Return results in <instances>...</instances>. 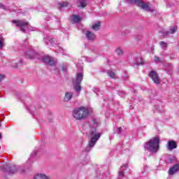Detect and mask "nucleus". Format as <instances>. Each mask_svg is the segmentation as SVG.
<instances>
[{"label":"nucleus","mask_w":179,"mask_h":179,"mask_svg":"<svg viewBox=\"0 0 179 179\" xmlns=\"http://www.w3.org/2000/svg\"><path fill=\"white\" fill-rule=\"evenodd\" d=\"M49 121H50V122H52V119L50 118V119L49 120Z\"/></svg>","instance_id":"nucleus-40"},{"label":"nucleus","mask_w":179,"mask_h":179,"mask_svg":"<svg viewBox=\"0 0 179 179\" xmlns=\"http://www.w3.org/2000/svg\"><path fill=\"white\" fill-rule=\"evenodd\" d=\"M22 173H24V171H23Z\"/></svg>","instance_id":"nucleus-42"},{"label":"nucleus","mask_w":179,"mask_h":179,"mask_svg":"<svg viewBox=\"0 0 179 179\" xmlns=\"http://www.w3.org/2000/svg\"><path fill=\"white\" fill-rule=\"evenodd\" d=\"M44 42L47 45H50V47H54V45H57V41L54 38L46 37L44 39Z\"/></svg>","instance_id":"nucleus-11"},{"label":"nucleus","mask_w":179,"mask_h":179,"mask_svg":"<svg viewBox=\"0 0 179 179\" xmlns=\"http://www.w3.org/2000/svg\"><path fill=\"white\" fill-rule=\"evenodd\" d=\"M122 167L127 168V165L122 166H121V169H122Z\"/></svg>","instance_id":"nucleus-38"},{"label":"nucleus","mask_w":179,"mask_h":179,"mask_svg":"<svg viewBox=\"0 0 179 179\" xmlns=\"http://www.w3.org/2000/svg\"><path fill=\"white\" fill-rule=\"evenodd\" d=\"M0 127H1V123H0Z\"/></svg>","instance_id":"nucleus-43"},{"label":"nucleus","mask_w":179,"mask_h":179,"mask_svg":"<svg viewBox=\"0 0 179 179\" xmlns=\"http://www.w3.org/2000/svg\"><path fill=\"white\" fill-rule=\"evenodd\" d=\"M177 31V27H174L173 28H171L170 29V33H171V34H174V33H176Z\"/></svg>","instance_id":"nucleus-29"},{"label":"nucleus","mask_w":179,"mask_h":179,"mask_svg":"<svg viewBox=\"0 0 179 179\" xmlns=\"http://www.w3.org/2000/svg\"><path fill=\"white\" fill-rule=\"evenodd\" d=\"M134 65L135 66H138V65H143V61H142V58L141 57H137L136 58V62L134 63Z\"/></svg>","instance_id":"nucleus-21"},{"label":"nucleus","mask_w":179,"mask_h":179,"mask_svg":"<svg viewBox=\"0 0 179 179\" xmlns=\"http://www.w3.org/2000/svg\"><path fill=\"white\" fill-rule=\"evenodd\" d=\"M62 71L63 72H66V66H62Z\"/></svg>","instance_id":"nucleus-34"},{"label":"nucleus","mask_w":179,"mask_h":179,"mask_svg":"<svg viewBox=\"0 0 179 179\" xmlns=\"http://www.w3.org/2000/svg\"><path fill=\"white\" fill-rule=\"evenodd\" d=\"M132 108H134V107H132V106H130V109L132 110Z\"/></svg>","instance_id":"nucleus-41"},{"label":"nucleus","mask_w":179,"mask_h":179,"mask_svg":"<svg viewBox=\"0 0 179 179\" xmlns=\"http://www.w3.org/2000/svg\"><path fill=\"white\" fill-rule=\"evenodd\" d=\"M160 33L162 34V37L166 38L167 36H169V34H170V31H160Z\"/></svg>","instance_id":"nucleus-24"},{"label":"nucleus","mask_w":179,"mask_h":179,"mask_svg":"<svg viewBox=\"0 0 179 179\" xmlns=\"http://www.w3.org/2000/svg\"><path fill=\"white\" fill-rule=\"evenodd\" d=\"M42 61L50 66H53V65H55V63L57 62V60L55 59L54 57H51L50 56H44L42 58Z\"/></svg>","instance_id":"nucleus-8"},{"label":"nucleus","mask_w":179,"mask_h":179,"mask_svg":"<svg viewBox=\"0 0 179 179\" xmlns=\"http://www.w3.org/2000/svg\"><path fill=\"white\" fill-rule=\"evenodd\" d=\"M28 111L31 113L33 114L36 110V108L34 106H29L27 108Z\"/></svg>","instance_id":"nucleus-25"},{"label":"nucleus","mask_w":179,"mask_h":179,"mask_svg":"<svg viewBox=\"0 0 179 179\" xmlns=\"http://www.w3.org/2000/svg\"><path fill=\"white\" fill-rule=\"evenodd\" d=\"M149 76L153 80L154 83H156V85L160 84V78H159V75H157L156 71H152L150 72Z\"/></svg>","instance_id":"nucleus-10"},{"label":"nucleus","mask_w":179,"mask_h":179,"mask_svg":"<svg viewBox=\"0 0 179 179\" xmlns=\"http://www.w3.org/2000/svg\"><path fill=\"white\" fill-rule=\"evenodd\" d=\"M83 80V73H79L77 74L76 80L73 81V89L77 93H80L82 90V87L80 86V83Z\"/></svg>","instance_id":"nucleus-6"},{"label":"nucleus","mask_w":179,"mask_h":179,"mask_svg":"<svg viewBox=\"0 0 179 179\" xmlns=\"http://www.w3.org/2000/svg\"><path fill=\"white\" fill-rule=\"evenodd\" d=\"M124 173L123 171H120V172L119 173V176H120V177H124Z\"/></svg>","instance_id":"nucleus-33"},{"label":"nucleus","mask_w":179,"mask_h":179,"mask_svg":"<svg viewBox=\"0 0 179 179\" xmlns=\"http://www.w3.org/2000/svg\"><path fill=\"white\" fill-rule=\"evenodd\" d=\"M0 9H5V6H3V4H0Z\"/></svg>","instance_id":"nucleus-35"},{"label":"nucleus","mask_w":179,"mask_h":179,"mask_svg":"<svg viewBox=\"0 0 179 179\" xmlns=\"http://www.w3.org/2000/svg\"><path fill=\"white\" fill-rule=\"evenodd\" d=\"M14 63H13V68H19V66H22V64H23V61L22 60H20L18 63H15V64H13Z\"/></svg>","instance_id":"nucleus-23"},{"label":"nucleus","mask_w":179,"mask_h":179,"mask_svg":"<svg viewBox=\"0 0 179 179\" xmlns=\"http://www.w3.org/2000/svg\"><path fill=\"white\" fill-rule=\"evenodd\" d=\"M154 59H155V62H162V60H160V57H157V56H155L154 57Z\"/></svg>","instance_id":"nucleus-30"},{"label":"nucleus","mask_w":179,"mask_h":179,"mask_svg":"<svg viewBox=\"0 0 179 179\" xmlns=\"http://www.w3.org/2000/svg\"><path fill=\"white\" fill-rule=\"evenodd\" d=\"M34 179H50V177L46 176L44 173H37L34 177Z\"/></svg>","instance_id":"nucleus-16"},{"label":"nucleus","mask_w":179,"mask_h":179,"mask_svg":"<svg viewBox=\"0 0 179 179\" xmlns=\"http://www.w3.org/2000/svg\"><path fill=\"white\" fill-rule=\"evenodd\" d=\"M94 127L97 126V123H96V122L94 121Z\"/></svg>","instance_id":"nucleus-37"},{"label":"nucleus","mask_w":179,"mask_h":179,"mask_svg":"<svg viewBox=\"0 0 179 179\" xmlns=\"http://www.w3.org/2000/svg\"><path fill=\"white\" fill-rule=\"evenodd\" d=\"M59 6L60 8H65V7L68 6V3L67 2L59 3Z\"/></svg>","instance_id":"nucleus-26"},{"label":"nucleus","mask_w":179,"mask_h":179,"mask_svg":"<svg viewBox=\"0 0 179 179\" xmlns=\"http://www.w3.org/2000/svg\"><path fill=\"white\" fill-rule=\"evenodd\" d=\"M80 20V17L78 15H72L71 21L73 23H79V21Z\"/></svg>","instance_id":"nucleus-20"},{"label":"nucleus","mask_w":179,"mask_h":179,"mask_svg":"<svg viewBox=\"0 0 179 179\" xmlns=\"http://www.w3.org/2000/svg\"><path fill=\"white\" fill-rule=\"evenodd\" d=\"M0 170L3 173H6V174H8V176H12L15 174V173H17L16 166L13 164H4L2 167L0 168Z\"/></svg>","instance_id":"nucleus-5"},{"label":"nucleus","mask_w":179,"mask_h":179,"mask_svg":"<svg viewBox=\"0 0 179 179\" xmlns=\"http://www.w3.org/2000/svg\"><path fill=\"white\" fill-rule=\"evenodd\" d=\"M37 52L32 50H29L25 52L26 57L29 58V59H34V58H37Z\"/></svg>","instance_id":"nucleus-14"},{"label":"nucleus","mask_w":179,"mask_h":179,"mask_svg":"<svg viewBox=\"0 0 179 179\" xmlns=\"http://www.w3.org/2000/svg\"><path fill=\"white\" fill-rule=\"evenodd\" d=\"M3 78H5V76L0 74V82L3 79Z\"/></svg>","instance_id":"nucleus-36"},{"label":"nucleus","mask_w":179,"mask_h":179,"mask_svg":"<svg viewBox=\"0 0 179 179\" xmlns=\"http://www.w3.org/2000/svg\"><path fill=\"white\" fill-rule=\"evenodd\" d=\"M166 148L168 150H173L177 149V143L174 140H171L168 141Z\"/></svg>","instance_id":"nucleus-13"},{"label":"nucleus","mask_w":179,"mask_h":179,"mask_svg":"<svg viewBox=\"0 0 179 179\" xmlns=\"http://www.w3.org/2000/svg\"><path fill=\"white\" fill-rule=\"evenodd\" d=\"M57 48L59 50V51H57V52H61V53L64 54V49H62V48L58 46Z\"/></svg>","instance_id":"nucleus-32"},{"label":"nucleus","mask_w":179,"mask_h":179,"mask_svg":"<svg viewBox=\"0 0 179 179\" xmlns=\"http://www.w3.org/2000/svg\"><path fill=\"white\" fill-rule=\"evenodd\" d=\"M87 5V3L85 0H80L78 2V8H86V6Z\"/></svg>","instance_id":"nucleus-19"},{"label":"nucleus","mask_w":179,"mask_h":179,"mask_svg":"<svg viewBox=\"0 0 179 179\" xmlns=\"http://www.w3.org/2000/svg\"><path fill=\"white\" fill-rule=\"evenodd\" d=\"M122 132V127H118L116 131V134H120Z\"/></svg>","instance_id":"nucleus-31"},{"label":"nucleus","mask_w":179,"mask_h":179,"mask_svg":"<svg viewBox=\"0 0 179 179\" xmlns=\"http://www.w3.org/2000/svg\"><path fill=\"white\" fill-rule=\"evenodd\" d=\"M127 3H129L130 5H136V6H138V8H141V9H143V10H145V12H154L155 10L150 8V6H149L146 3L143 1L142 0H125Z\"/></svg>","instance_id":"nucleus-4"},{"label":"nucleus","mask_w":179,"mask_h":179,"mask_svg":"<svg viewBox=\"0 0 179 179\" xmlns=\"http://www.w3.org/2000/svg\"><path fill=\"white\" fill-rule=\"evenodd\" d=\"M89 115V109L85 106L77 108L73 110V117L77 121H83L86 120Z\"/></svg>","instance_id":"nucleus-3"},{"label":"nucleus","mask_w":179,"mask_h":179,"mask_svg":"<svg viewBox=\"0 0 179 179\" xmlns=\"http://www.w3.org/2000/svg\"><path fill=\"white\" fill-rule=\"evenodd\" d=\"M106 73L108 74V76H109V78H111L112 79H117V75H115V73H114L113 71L108 70L106 71Z\"/></svg>","instance_id":"nucleus-18"},{"label":"nucleus","mask_w":179,"mask_h":179,"mask_svg":"<svg viewBox=\"0 0 179 179\" xmlns=\"http://www.w3.org/2000/svg\"><path fill=\"white\" fill-rule=\"evenodd\" d=\"M73 97V93L67 92L64 94V101H69Z\"/></svg>","instance_id":"nucleus-15"},{"label":"nucleus","mask_w":179,"mask_h":179,"mask_svg":"<svg viewBox=\"0 0 179 179\" xmlns=\"http://www.w3.org/2000/svg\"><path fill=\"white\" fill-rule=\"evenodd\" d=\"M179 171V164H176L172 167H171L168 171L169 176H174V174H177Z\"/></svg>","instance_id":"nucleus-12"},{"label":"nucleus","mask_w":179,"mask_h":179,"mask_svg":"<svg viewBox=\"0 0 179 179\" xmlns=\"http://www.w3.org/2000/svg\"><path fill=\"white\" fill-rule=\"evenodd\" d=\"M159 44H160V45L162 48H167V43L164 41H161L159 43Z\"/></svg>","instance_id":"nucleus-28"},{"label":"nucleus","mask_w":179,"mask_h":179,"mask_svg":"<svg viewBox=\"0 0 179 179\" xmlns=\"http://www.w3.org/2000/svg\"><path fill=\"white\" fill-rule=\"evenodd\" d=\"M83 33L88 41H94L96 40V34L92 31L83 30Z\"/></svg>","instance_id":"nucleus-9"},{"label":"nucleus","mask_w":179,"mask_h":179,"mask_svg":"<svg viewBox=\"0 0 179 179\" xmlns=\"http://www.w3.org/2000/svg\"><path fill=\"white\" fill-rule=\"evenodd\" d=\"M89 135L90 141L88 143V145L85 148V152H90L92 148H93L94 145L97 143V141L100 139V136H101V134L97 131L96 127H91Z\"/></svg>","instance_id":"nucleus-1"},{"label":"nucleus","mask_w":179,"mask_h":179,"mask_svg":"<svg viewBox=\"0 0 179 179\" xmlns=\"http://www.w3.org/2000/svg\"><path fill=\"white\" fill-rule=\"evenodd\" d=\"M3 47V36L2 35H0V50Z\"/></svg>","instance_id":"nucleus-27"},{"label":"nucleus","mask_w":179,"mask_h":179,"mask_svg":"<svg viewBox=\"0 0 179 179\" xmlns=\"http://www.w3.org/2000/svg\"><path fill=\"white\" fill-rule=\"evenodd\" d=\"M160 143V138L159 136L154 137L148 142L144 143L145 150H149L152 153H156L159 150V144Z\"/></svg>","instance_id":"nucleus-2"},{"label":"nucleus","mask_w":179,"mask_h":179,"mask_svg":"<svg viewBox=\"0 0 179 179\" xmlns=\"http://www.w3.org/2000/svg\"><path fill=\"white\" fill-rule=\"evenodd\" d=\"M0 139H2V134L0 133Z\"/></svg>","instance_id":"nucleus-39"},{"label":"nucleus","mask_w":179,"mask_h":179,"mask_svg":"<svg viewBox=\"0 0 179 179\" xmlns=\"http://www.w3.org/2000/svg\"><path fill=\"white\" fill-rule=\"evenodd\" d=\"M101 26V23L98 21L96 23L92 25V30H94L95 31H98V30H100V27Z\"/></svg>","instance_id":"nucleus-17"},{"label":"nucleus","mask_w":179,"mask_h":179,"mask_svg":"<svg viewBox=\"0 0 179 179\" xmlns=\"http://www.w3.org/2000/svg\"><path fill=\"white\" fill-rule=\"evenodd\" d=\"M115 52L117 55H119V57L122 56V55L124 54V52L122 51V49H121V48H117L115 50Z\"/></svg>","instance_id":"nucleus-22"},{"label":"nucleus","mask_w":179,"mask_h":179,"mask_svg":"<svg viewBox=\"0 0 179 179\" xmlns=\"http://www.w3.org/2000/svg\"><path fill=\"white\" fill-rule=\"evenodd\" d=\"M13 23H15L17 27H20L21 31H23V33H26V29H24V27H27V26H29V23L27 22L21 20H13Z\"/></svg>","instance_id":"nucleus-7"}]
</instances>
